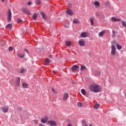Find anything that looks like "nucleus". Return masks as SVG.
Instances as JSON below:
<instances>
[{
  "label": "nucleus",
  "mask_w": 126,
  "mask_h": 126,
  "mask_svg": "<svg viewBox=\"0 0 126 126\" xmlns=\"http://www.w3.org/2000/svg\"><path fill=\"white\" fill-rule=\"evenodd\" d=\"M90 90L91 91L93 92H94V93H98V92H100V90H101V88L99 85H92L90 87Z\"/></svg>",
  "instance_id": "1"
},
{
  "label": "nucleus",
  "mask_w": 126,
  "mask_h": 126,
  "mask_svg": "<svg viewBox=\"0 0 126 126\" xmlns=\"http://www.w3.org/2000/svg\"><path fill=\"white\" fill-rule=\"evenodd\" d=\"M7 21L8 22H10L11 21V18L12 17V14L11 13V10H8L7 13Z\"/></svg>",
  "instance_id": "2"
},
{
  "label": "nucleus",
  "mask_w": 126,
  "mask_h": 126,
  "mask_svg": "<svg viewBox=\"0 0 126 126\" xmlns=\"http://www.w3.org/2000/svg\"><path fill=\"white\" fill-rule=\"evenodd\" d=\"M117 53L116 47L114 45H111V55L112 56H115Z\"/></svg>",
  "instance_id": "3"
},
{
  "label": "nucleus",
  "mask_w": 126,
  "mask_h": 126,
  "mask_svg": "<svg viewBox=\"0 0 126 126\" xmlns=\"http://www.w3.org/2000/svg\"><path fill=\"white\" fill-rule=\"evenodd\" d=\"M89 36V34H88V32H84L81 33L80 37L81 38H87V37H88Z\"/></svg>",
  "instance_id": "4"
},
{
  "label": "nucleus",
  "mask_w": 126,
  "mask_h": 126,
  "mask_svg": "<svg viewBox=\"0 0 126 126\" xmlns=\"http://www.w3.org/2000/svg\"><path fill=\"white\" fill-rule=\"evenodd\" d=\"M78 43L81 47H84V46H85V40L83 39H81L79 40Z\"/></svg>",
  "instance_id": "5"
},
{
  "label": "nucleus",
  "mask_w": 126,
  "mask_h": 126,
  "mask_svg": "<svg viewBox=\"0 0 126 126\" xmlns=\"http://www.w3.org/2000/svg\"><path fill=\"white\" fill-rule=\"evenodd\" d=\"M49 120V118L48 116H45L44 117L42 118L41 120V123L42 124H46L47 122H48V120Z\"/></svg>",
  "instance_id": "6"
},
{
  "label": "nucleus",
  "mask_w": 126,
  "mask_h": 126,
  "mask_svg": "<svg viewBox=\"0 0 126 126\" xmlns=\"http://www.w3.org/2000/svg\"><path fill=\"white\" fill-rule=\"evenodd\" d=\"M47 124L48 125H50V126H57V123L52 120H49L47 121Z\"/></svg>",
  "instance_id": "7"
},
{
  "label": "nucleus",
  "mask_w": 126,
  "mask_h": 126,
  "mask_svg": "<svg viewBox=\"0 0 126 126\" xmlns=\"http://www.w3.org/2000/svg\"><path fill=\"white\" fill-rule=\"evenodd\" d=\"M15 85L17 87L20 86V78L17 77L16 80Z\"/></svg>",
  "instance_id": "8"
},
{
  "label": "nucleus",
  "mask_w": 126,
  "mask_h": 126,
  "mask_svg": "<svg viewBox=\"0 0 126 126\" xmlns=\"http://www.w3.org/2000/svg\"><path fill=\"white\" fill-rule=\"evenodd\" d=\"M8 107L7 106H3L1 107V110L3 113H7L8 112Z\"/></svg>",
  "instance_id": "9"
},
{
  "label": "nucleus",
  "mask_w": 126,
  "mask_h": 126,
  "mask_svg": "<svg viewBox=\"0 0 126 126\" xmlns=\"http://www.w3.org/2000/svg\"><path fill=\"white\" fill-rule=\"evenodd\" d=\"M68 93H66L65 94H64L63 96V101H66V100H67V99L68 98Z\"/></svg>",
  "instance_id": "10"
},
{
  "label": "nucleus",
  "mask_w": 126,
  "mask_h": 126,
  "mask_svg": "<svg viewBox=\"0 0 126 126\" xmlns=\"http://www.w3.org/2000/svg\"><path fill=\"white\" fill-rule=\"evenodd\" d=\"M78 68H79V66H77V65H74L72 67V71H76V70H77V69H78Z\"/></svg>",
  "instance_id": "11"
},
{
  "label": "nucleus",
  "mask_w": 126,
  "mask_h": 126,
  "mask_svg": "<svg viewBox=\"0 0 126 126\" xmlns=\"http://www.w3.org/2000/svg\"><path fill=\"white\" fill-rule=\"evenodd\" d=\"M94 4L96 8L100 7V2L98 1H94Z\"/></svg>",
  "instance_id": "12"
},
{
  "label": "nucleus",
  "mask_w": 126,
  "mask_h": 126,
  "mask_svg": "<svg viewBox=\"0 0 126 126\" xmlns=\"http://www.w3.org/2000/svg\"><path fill=\"white\" fill-rule=\"evenodd\" d=\"M23 12H24V13H25V14H30V11L29 10H28V9H27V8H23L22 9Z\"/></svg>",
  "instance_id": "13"
},
{
  "label": "nucleus",
  "mask_w": 126,
  "mask_h": 126,
  "mask_svg": "<svg viewBox=\"0 0 126 126\" xmlns=\"http://www.w3.org/2000/svg\"><path fill=\"white\" fill-rule=\"evenodd\" d=\"M111 20L112 21H113V22H116V21H117V22H120V21H121L120 19H117V18H116L115 17H112Z\"/></svg>",
  "instance_id": "14"
},
{
  "label": "nucleus",
  "mask_w": 126,
  "mask_h": 126,
  "mask_svg": "<svg viewBox=\"0 0 126 126\" xmlns=\"http://www.w3.org/2000/svg\"><path fill=\"white\" fill-rule=\"evenodd\" d=\"M94 74L95 76H99L101 75V71L98 70L94 71Z\"/></svg>",
  "instance_id": "15"
},
{
  "label": "nucleus",
  "mask_w": 126,
  "mask_h": 126,
  "mask_svg": "<svg viewBox=\"0 0 126 126\" xmlns=\"http://www.w3.org/2000/svg\"><path fill=\"white\" fill-rule=\"evenodd\" d=\"M105 33H106V32H105V31L100 32L98 33V36H99V37H103V36H104V34H105Z\"/></svg>",
  "instance_id": "16"
},
{
  "label": "nucleus",
  "mask_w": 126,
  "mask_h": 126,
  "mask_svg": "<svg viewBox=\"0 0 126 126\" xmlns=\"http://www.w3.org/2000/svg\"><path fill=\"white\" fill-rule=\"evenodd\" d=\"M66 13L67 14H68L69 15H73V12H72V11H71V10H66Z\"/></svg>",
  "instance_id": "17"
},
{
  "label": "nucleus",
  "mask_w": 126,
  "mask_h": 126,
  "mask_svg": "<svg viewBox=\"0 0 126 126\" xmlns=\"http://www.w3.org/2000/svg\"><path fill=\"white\" fill-rule=\"evenodd\" d=\"M82 126H88V124H87L86 121L85 120H82Z\"/></svg>",
  "instance_id": "18"
},
{
  "label": "nucleus",
  "mask_w": 126,
  "mask_h": 126,
  "mask_svg": "<svg viewBox=\"0 0 126 126\" xmlns=\"http://www.w3.org/2000/svg\"><path fill=\"white\" fill-rule=\"evenodd\" d=\"M40 14L43 19L44 20L47 19V17H46V15L45 14V13H44V12H40Z\"/></svg>",
  "instance_id": "19"
},
{
  "label": "nucleus",
  "mask_w": 126,
  "mask_h": 126,
  "mask_svg": "<svg viewBox=\"0 0 126 126\" xmlns=\"http://www.w3.org/2000/svg\"><path fill=\"white\" fill-rule=\"evenodd\" d=\"M50 63V59H46L45 60V64L46 65H48V64H49V63Z\"/></svg>",
  "instance_id": "20"
},
{
  "label": "nucleus",
  "mask_w": 126,
  "mask_h": 126,
  "mask_svg": "<svg viewBox=\"0 0 126 126\" xmlns=\"http://www.w3.org/2000/svg\"><path fill=\"white\" fill-rule=\"evenodd\" d=\"M12 28V24H9L6 26V29H11Z\"/></svg>",
  "instance_id": "21"
},
{
  "label": "nucleus",
  "mask_w": 126,
  "mask_h": 126,
  "mask_svg": "<svg viewBox=\"0 0 126 126\" xmlns=\"http://www.w3.org/2000/svg\"><path fill=\"white\" fill-rule=\"evenodd\" d=\"M22 86L24 88H28V84L26 83H23Z\"/></svg>",
  "instance_id": "22"
},
{
  "label": "nucleus",
  "mask_w": 126,
  "mask_h": 126,
  "mask_svg": "<svg viewBox=\"0 0 126 126\" xmlns=\"http://www.w3.org/2000/svg\"><path fill=\"white\" fill-rule=\"evenodd\" d=\"M73 22L75 24H79V20H78L77 19L75 18L73 20Z\"/></svg>",
  "instance_id": "23"
},
{
  "label": "nucleus",
  "mask_w": 126,
  "mask_h": 126,
  "mask_svg": "<svg viewBox=\"0 0 126 126\" xmlns=\"http://www.w3.org/2000/svg\"><path fill=\"white\" fill-rule=\"evenodd\" d=\"M81 92L82 94H83V95H84V96H85L86 95V91L84 90V89H82L81 90Z\"/></svg>",
  "instance_id": "24"
},
{
  "label": "nucleus",
  "mask_w": 126,
  "mask_h": 126,
  "mask_svg": "<svg viewBox=\"0 0 126 126\" xmlns=\"http://www.w3.org/2000/svg\"><path fill=\"white\" fill-rule=\"evenodd\" d=\"M121 23H122V26H123L124 27H126V21H123V20H122V21H121Z\"/></svg>",
  "instance_id": "25"
},
{
  "label": "nucleus",
  "mask_w": 126,
  "mask_h": 126,
  "mask_svg": "<svg viewBox=\"0 0 126 126\" xmlns=\"http://www.w3.org/2000/svg\"><path fill=\"white\" fill-rule=\"evenodd\" d=\"M18 57H19L20 58H21L22 59L24 58L25 56V54H18Z\"/></svg>",
  "instance_id": "26"
},
{
  "label": "nucleus",
  "mask_w": 126,
  "mask_h": 126,
  "mask_svg": "<svg viewBox=\"0 0 126 126\" xmlns=\"http://www.w3.org/2000/svg\"><path fill=\"white\" fill-rule=\"evenodd\" d=\"M65 44L67 47H70V46H71V43H70V41H66Z\"/></svg>",
  "instance_id": "27"
},
{
  "label": "nucleus",
  "mask_w": 126,
  "mask_h": 126,
  "mask_svg": "<svg viewBox=\"0 0 126 126\" xmlns=\"http://www.w3.org/2000/svg\"><path fill=\"white\" fill-rule=\"evenodd\" d=\"M99 107H100V104L98 103H96L94 105V109H99Z\"/></svg>",
  "instance_id": "28"
},
{
  "label": "nucleus",
  "mask_w": 126,
  "mask_h": 126,
  "mask_svg": "<svg viewBox=\"0 0 126 126\" xmlns=\"http://www.w3.org/2000/svg\"><path fill=\"white\" fill-rule=\"evenodd\" d=\"M111 44L113 45V46H117V45H118V43L117 42V41H116V40L112 41L111 42Z\"/></svg>",
  "instance_id": "29"
},
{
  "label": "nucleus",
  "mask_w": 126,
  "mask_h": 126,
  "mask_svg": "<svg viewBox=\"0 0 126 126\" xmlns=\"http://www.w3.org/2000/svg\"><path fill=\"white\" fill-rule=\"evenodd\" d=\"M38 16V15L36 14H34L32 16V19L34 20H36V19H37V17Z\"/></svg>",
  "instance_id": "30"
},
{
  "label": "nucleus",
  "mask_w": 126,
  "mask_h": 126,
  "mask_svg": "<svg viewBox=\"0 0 126 126\" xmlns=\"http://www.w3.org/2000/svg\"><path fill=\"white\" fill-rule=\"evenodd\" d=\"M91 23L92 25H94V18H90Z\"/></svg>",
  "instance_id": "31"
},
{
  "label": "nucleus",
  "mask_w": 126,
  "mask_h": 126,
  "mask_svg": "<svg viewBox=\"0 0 126 126\" xmlns=\"http://www.w3.org/2000/svg\"><path fill=\"white\" fill-rule=\"evenodd\" d=\"M81 70H86V66L82 65L81 67Z\"/></svg>",
  "instance_id": "32"
},
{
  "label": "nucleus",
  "mask_w": 126,
  "mask_h": 126,
  "mask_svg": "<svg viewBox=\"0 0 126 126\" xmlns=\"http://www.w3.org/2000/svg\"><path fill=\"white\" fill-rule=\"evenodd\" d=\"M77 104L79 108H81V107H82V103L81 102H78Z\"/></svg>",
  "instance_id": "33"
},
{
  "label": "nucleus",
  "mask_w": 126,
  "mask_h": 126,
  "mask_svg": "<svg viewBox=\"0 0 126 126\" xmlns=\"http://www.w3.org/2000/svg\"><path fill=\"white\" fill-rule=\"evenodd\" d=\"M66 122H67V123H68L69 124H71V123H72V121L70 119H66Z\"/></svg>",
  "instance_id": "34"
},
{
  "label": "nucleus",
  "mask_w": 126,
  "mask_h": 126,
  "mask_svg": "<svg viewBox=\"0 0 126 126\" xmlns=\"http://www.w3.org/2000/svg\"><path fill=\"white\" fill-rule=\"evenodd\" d=\"M36 4H37V5H40V4H41V1L37 0L36 2Z\"/></svg>",
  "instance_id": "35"
},
{
  "label": "nucleus",
  "mask_w": 126,
  "mask_h": 126,
  "mask_svg": "<svg viewBox=\"0 0 126 126\" xmlns=\"http://www.w3.org/2000/svg\"><path fill=\"white\" fill-rule=\"evenodd\" d=\"M117 49L118 50H122V46L119 45V44H117Z\"/></svg>",
  "instance_id": "36"
},
{
  "label": "nucleus",
  "mask_w": 126,
  "mask_h": 126,
  "mask_svg": "<svg viewBox=\"0 0 126 126\" xmlns=\"http://www.w3.org/2000/svg\"><path fill=\"white\" fill-rule=\"evenodd\" d=\"M52 90L53 92H54V93H55L56 94H57L58 93V91H57L56 90H55V89H54L53 88H52Z\"/></svg>",
  "instance_id": "37"
},
{
  "label": "nucleus",
  "mask_w": 126,
  "mask_h": 126,
  "mask_svg": "<svg viewBox=\"0 0 126 126\" xmlns=\"http://www.w3.org/2000/svg\"><path fill=\"white\" fill-rule=\"evenodd\" d=\"M9 50V52H12V51H13V48H12V47H10L8 48Z\"/></svg>",
  "instance_id": "38"
},
{
  "label": "nucleus",
  "mask_w": 126,
  "mask_h": 126,
  "mask_svg": "<svg viewBox=\"0 0 126 126\" xmlns=\"http://www.w3.org/2000/svg\"><path fill=\"white\" fill-rule=\"evenodd\" d=\"M25 71H26V70H25V69H22L20 71L21 73H24V72H25Z\"/></svg>",
  "instance_id": "39"
},
{
  "label": "nucleus",
  "mask_w": 126,
  "mask_h": 126,
  "mask_svg": "<svg viewBox=\"0 0 126 126\" xmlns=\"http://www.w3.org/2000/svg\"><path fill=\"white\" fill-rule=\"evenodd\" d=\"M22 22V20H21V19H18V23H19Z\"/></svg>",
  "instance_id": "40"
},
{
  "label": "nucleus",
  "mask_w": 126,
  "mask_h": 126,
  "mask_svg": "<svg viewBox=\"0 0 126 126\" xmlns=\"http://www.w3.org/2000/svg\"><path fill=\"white\" fill-rule=\"evenodd\" d=\"M24 51L25 52H26L28 54H29V52L28 51V50H27V49H25Z\"/></svg>",
  "instance_id": "41"
},
{
  "label": "nucleus",
  "mask_w": 126,
  "mask_h": 126,
  "mask_svg": "<svg viewBox=\"0 0 126 126\" xmlns=\"http://www.w3.org/2000/svg\"><path fill=\"white\" fill-rule=\"evenodd\" d=\"M28 5H31V4H32V2H31V1H29L28 3Z\"/></svg>",
  "instance_id": "42"
},
{
  "label": "nucleus",
  "mask_w": 126,
  "mask_h": 126,
  "mask_svg": "<svg viewBox=\"0 0 126 126\" xmlns=\"http://www.w3.org/2000/svg\"><path fill=\"white\" fill-rule=\"evenodd\" d=\"M112 36H113V37H115L116 36V33H113Z\"/></svg>",
  "instance_id": "43"
},
{
  "label": "nucleus",
  "mask_w": 126,
  "mask_h": 126,
  "mask_svg": "<svg viewBox=\"0 0 126 126\" xmlns=\"http://www.w3.org/2000/svg\"><path fill=\"white\" fill-rule=\"evenodd\" d=\"M113 34H116V32L115 31H112Z\"/></svg>",
  "instance_id": "44"
},
{
  "label": "nucleus",
  "mask_w": 126,
  "mask_h": 126,
  "mask_svg": "<svg viewBox=\"0 0 126 126\" xmlns=\"http://www.w3.org/2000/svg\"><path fill=\"white\" fill-rule=\"evenodd\" d=\"M53 73H55V74H56V73H57V72L55 71H53Z\"/></svg>",
  "instance_id": "45"
},
{
  "label": "nucleus",
  "mask_w": 126,
  "mask_h": 126,
  "mask_svg": "<svg viewBox=\"0 0 126 126\" xmlns=\"http://www.w3.org/2000/svg\"><path fill=\"white\" fill-rule=\"evenodd\" d=\"M49 58H50V59H52V56L51 55H49Z\"/></svg>",
  "instance_id": "46"
},
{
  "label": "nucleus",
  "mask_w": 126,
  "mask_h": 126,
  "mask_svg": "<svg viewBox=\"0 0 126 126\" xmlns=\"http://www.w3.org/2000/svg\"><path fill=\"white\" fill-rule=\"evenodd\" d=\"M2 2H3L4 1V0H1Z\"/></svg>",
  "instance_id": "47"
}]
</instances>
